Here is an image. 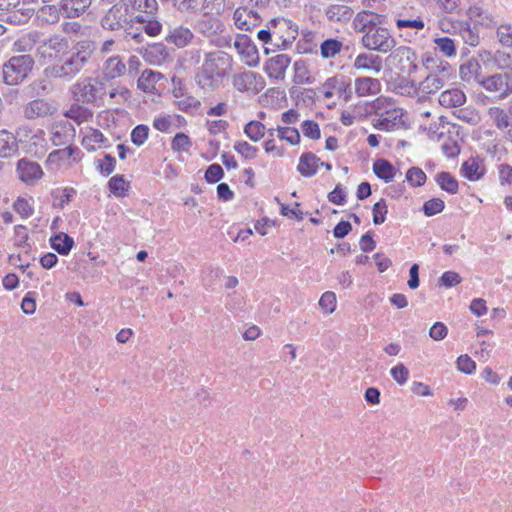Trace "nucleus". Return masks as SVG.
<instances>
[{"label":"nucleus","instance_id":"5701e85b","mask_svg":"<svg viewBox=\"0 0 512 512\" xmlns=\"http://www.w3.org/2000/svg\"><path fill=\"white\" fill-rule=\"evenodd\" d=\"M483 70L484 69L481 67V64L472 58L460 66V76L462 80L468 83L474 81L481 84L482 80L486 76V73H484Z\"/></svg>","mask_w":512,"mask_h":512},{"label":"nucleus","instance_id":"f03ea898","mask_svg":"<svg viewBox=\"0 0 512 512\" xmlns=\"http://www.w3.org/2000/svg\"><path fill=\"white\" fill-rule=\"evenodd\" d=\"M299 35L298 26L284 17L272 18L266 24L265 29L257 32V38L265 46V52L270 50H286Z\"/></svg>","mask_w":512,"mask_h":512},{"label":"nucleus","instance_id":"2f4dec72","mask_svg":"<svg viewBox=\"0 0 512 512\" xmlns=\"http://www.w3.org/2000/svg\"><path fill=\"white\" fill-rule=\"evenodd\" d=\"M373 172L379 179L389 183L395 177L396 169L388 160L380 158L374 161Z\"/></svg>","mask_w":512,"mask_h":512},{"label":"nucleus","instance_id":"7ed1b4c3","mask_svg":"<svg viewBox=\"0 0 512 512\" xmlns=\"http://www.w3.org/2000/svg\"><path fill=\"white\" fill-rule=\"evenodd\" d=\"M232 69V58L223 51L207 53L202 66L195 75L197 84L205 90L218 87Z\"/></svg>","mask_w":512,"mask_h":512},{"label":"nucleus","instance_id":"7c9ffc66","mask_svg":"<svg viewBox=\"0 0 512 512\" xmlns=\"http://www.w3.org/2000/svg\"><path fill=\"white\" fill-rule=\"evenodd\" d=\"M454 29L466 44L470 46H477L479 44V32L476 27H471L468 22H458Z\"/></svg>","mask_w":512,"mask_h":512},{"label":"nucleus","instance_id":"6e6552de","mask_svg":"<svg viewBox=\"0 0 512 512\" xmlns=\"http://www.w3.org/2000/svg\"><path fill=\"white\" fill-rule=\"evenodd\" d=\"M362 43L369 50L380 53L391 52L396 46L395 38L383 27H372L363 35Z\"/></svg>","mask_w":512,"mask_h":512},{"label":"nucleus","instance_id":"9b49d317","mask_svg":"<svg viewBox=\"0 0 512 512\" xmlns=\"http://www.w3.org/2000/svg\"><path fill=\"white\" fill-rule=\"evenodd\" d=\"M20 6L21 0H0V10L6 12V22L21 25L29 21L34 9Z\"/></svg>","mask_w":512,"mask_h":512},{"label":"nucleus","instance_id":"cd10ccee","mask_svg":"<svg viewBox=\"0 0 512 512\" xmlns=\"http://www.w3.org/2000/svg\"><path fill=\"white\" fill-rule=\"evenodd\" d=\"M126 65L120 56L109 57L103 66V74L107 79H115L125 74Z\"/></svg>","mask_w":512,"mask_h":512},{"label":"nucleus","instance_id":"0e129e2a","mask_svg":"<svg viewBox=\"0 0 512 512\" xmlns=\"http://www.w3.org/2000/svg\"><path fill=\"white\" fill-rule=\"evenodd\" d=\"M236 152L241 154L246 159H253L256 157L258 149L246 141H237L234 144Z\"/></svg>","mask_w":512,"mask_h":512},{"label":"nucleus","instance_id":"4468645a","mask_svg":"<svg viewBox=\"0 0 512 512\" xmlns=\"http://www.w3.org/2000/svg\"><path fill=\"white\" fill-rule=\"evenodd\" d=\"M71 92L74 99L83 104L94 103L98 98V89L92 83L91 78H85L75 83L71 88Z\"/></svg>","mask_w":512,"mask_h":512},{"label":"nucleus","instance_id":"13d9d810","mask_svg":"<svg viewBox=\"0 0 512 512\" xmlns=\"http://www.w3.org/2000/svg\"><path fill=\"white\" fill-rule=\"evenodd\" d=\"M497 37L501 45L512 49V25L500 24L497 27Z\"/></svg>","mask_w":512,"mask_h":512},{"label":"nucleus","instance_id":"20e7f679","mask_svg":"<svg viewBox=\"0 0 512 512\" xmlns=\"http://www.w3.org/2000/svg\"><path fill=\"white\" fill-rule=\"evenodd\" d=\"M34 64V58L29 54L11 57L2 66L3 82L10 86L19 85L31 73Z\"/></svg>","mask_w":512,"mask_h":512},{"label":"nucleus","instance_id":"3c124183","mask_svg":"<svg viewBox=\"0 0 512 512\" xmlns=\"http://www.w3.org/2000/svg\"><path fill=\"white\" fill-rule=\"evenodd\" d=\"M128 186L129 184L125 181L123 175H115L108 182L110 192L118 197L124 196Z\"/></svg>","mask_w":512,"mask_h":512},{"label":"nucleus","instance_id":"bf43d9fd","mask_svg":"<svg viewBox=\"0 0 512 512\" xmlns=\"http://www.w3.org/2000/svg\"><path fill=\"white\" fill-rule=\"evenodd\" d=\"M372 212L373 223L375 225H380L384 223L386 220V215L388 213L386 201L384 199H381L380 201L376 202L373 206Z\"/></svg>","mask_w":512,"mask_h":512},{"label":"nucleus","instance_id":"e433bc0d","mask_svg":"<svg viewBox=\"0 0 512 512\" xmlns=\"http://www.w3.org/2000/svg\"><path fill=\"white\" fill-rule=\"evenodd\" d=\"M468 16L471 20L485 27L497 25V20L494 16L477 6H472L468 9Z\"/></svg>","mask_w":512,"mask_h":512},{"label":"nucleus","instance_id":"f704fd0d","mask_svg":"<svg viewBox=\"0 0 512 512\" xmlns=\"http://www.w3.org/2000/svg\"><path fill=\"white\" fill-rule=\"evenodd\" d=\"M136 22L142 25V29L144 32L149 36H157L162 31V24L161 22L155 17V15L152 16H144V15H137L135 17Z\"/></svg>","mask_w":512,"mask_h":512},{"label":"nucleus","instance_id":"c9c22d12","mask_svg":"<svg viewBox=\"0 0 512 512\" xmlns=\"http://www.w3.org/2000/svg\"><path fill=\"white\" fill-rule=\"evenodd\" d=\"M488 115L493 121L494 125L500 130L507 129L511 126V116L509 114V110L505 111L500 107L494 106L489 108Z\"/></svg>","mask_w":512,"mask_h":512},{"label":"nucleus","instance_id":"a878e982","mask_svg":"<svg viewBox=\"0 0 512 512\" xmlns=\"http://www.w3.org/2000/svg\"><path fill=\"white\" fill-rule=\"evenodd\" d=\"M320 158L314 153L306 152L300 156L297 171L304 177H312L317 173Z\"/></svg>","mask_w":512,"mask_h":512},{"label":"nucleus","instance_id":"09e8293b","mask_svg":"<svg viewBox=\"0 0 512 512\" xmlns=\"http://www.w3.org/2000/svg\"><path fill=\"white\" fill-rule=\"evenodd\" d=\"M474 59L481 64V67L486 70V72L491 71L495 66L502 67L496 55L486 50L479 52Z\"/></svg>","mask_w":512,"mask_h":512},{"label":"nucleus","instance_id":"a211bd4d","mask_svg":"<svg viewBox=\"0 0 512 512\" xmlns=\"http://www.w3.org/2000/svg\"><path fill=\"white\" fill-rule=\"evenodd\" d=\"M17 173L21 181L30 184L40 179L43 175L41 166L37 162L21 159L17 163Z\"/></svg>","mask_w":512,"mask_h":512},{"label":"nucleus","instance_id":"72a5a7b5","mask_svg":"<svg viewBox=\"0 0 512 512\" xmlns=\"http://www.w3.org/2000/svg\"><path fill=\"white\" fill-rule=\"evenodd\" d=\"M256 79V72L247 71L235 74L232 79V85L239 92H245L253 88Z\"/></svg>","mask_w":512,"mask_h":512},{"label":"nucleus","instance_id":"a18cd8bd","mask_svg":"<svg viewBox=\"0 0 512 512\" xmlns=\"http://www.w3.org/2000/svg\"><path fill=\"white\" fill-rule=\"evenodd\" d=\"M265 125L256 120H252L248 122L244 127V133L246 136L254 142H258L265 135Z\"/></svg>","mask_w":512,"mask_h":512},{"label":"nucleus","instance_id":"423d86ee","mask_svg":"<svg viewBox=\"0 0 512 512\" xmlns=\"http://www.w3.org/2000/svg\"><path fill=\"white\" fill-rule=\"evenodd\" d=\"M387 62L396 68L400 74L408 78L418 70L417 55L408 46L394 47L387 57Z\"/></svg>","mask_w":512,"mask_h":512},{"label":"nucleus","instance_id":"f3484780","mask_svg":"<svg viewBox=\"0 0 512 512\" xmlns=\"http://www.w3.org/2000/svg\"><path fill=\"white\" fill-rule=\"evenodd\" d=\"M290 63V56H288L287 54H278L270 58L266 62L264 66V71L271 79L283 80L285 78V73Z\"/></svg>","mask_w":512,"mask_h":512},{"label":"nucleus","instance_id":"4d7b16f0","mask_svg":"<svg viewBox=\"0 0 512 512\" xmlns=\"http://www.w3.org/2000/svg\"><path fill=\"white\" fill-rule=\"evenodd\" d=\"M301 130L305 137L318 140L321 137L320 127L317 122L313 120H305L301 124Z\"/></svg>","mask_w":512,"mask_h":512},{"label":"nucleus","instance_id":"aec40b11","mask_svg":"<svg viewBox=\"0 0 512 512\" xmlns=\"http://www.w3.org/2000/svg\"><path fill=\"white\" fill-rule=\"evenodd\" d=\"M55 107L44 99H34L24 106L23 114L27 119H35L53 114Z\"/></svg>","mask_w":512,"mask_h":512},{"label":"nucleus","instance_id":"4c0bfd02","mask_svg":"<svg viewBox=\"0 0 512 512\" xmlns=\"http://www.w3.org/2000/svg\"><path fill=\"white\" fill-rule=\"evenodd\" d=\"M461 171L463 176L470 181L479 180L484 174V168H482L475 158H470L462 164Z\"/></svg>","mask_w":512,"mask_h":512},{"label":"nucleus","instance_id":"4be33fe9","mask_svg":"<svg viewBox=\"0 0 512 512\" xmlns=\"http://www.w3.org/2000/svg\"><path fill=\"white\" fill-rule=\"evenodd\" d=\"M82 157L80 149L73 145H68L63 149H57L52 151L47 158V163L50 165H59L72 159L73 161H79Z\"/></svg>","mask_w":512,"mask_h":512},{"label":"nucleus","instance_id":"774afa93","mask_svg":"<svg viewBox=\"0 0 512 512\" xmlns=\"http://www.w3.org/2000/svg\"><path fill=\"white\" fill-rule=\"evenodd\" d=\"M14 210L23 218H29L33 215L34 209L27 199L19 197L13 204Z\"/></svg>","mask_w":512,"mask_h":512},{"label":"nucleus","instance_id":"5fc2aeb1","mask_svg":"<svg viewBox=\"0 0 512 512\" xmlns=\"http://www.w3.org/2000/svg\"><path fill=\"white\" fill-rule=\"evenodd\" d=\"M278 137L282 140L289 142L291 145L300 143V134L296 128L293 127H278Z\"/></svg>","mask_w":512,"mask_h":512},{"label":"nucleus","instance_id":"473e14b6","mask_svg":"<svg viewBox=\"0 0 512 512\" xmlns=\"http://www.w3.org/2000/svg\"><path fill=\"white\" fill-rule=\"evenodd\" d=\"M50 244L60 255H68L74 246V240L68 234L60 232L50 238Z\"/></svg>","mask_w":512,"mask_h":512},{"label":"nucleus","instance_id":"0eeeda50","mask_svg":"<svg viewBox=\"0 0 512 512\" xmlns=\"http://www.w3.org/2000/svg\"><path fill=\"white\" fill-rule=\"evenodd\" d=\"M68 49V40L61 35L54 34L38 45L36 56L42 64H48L53 60H61Z\"/></svg>","mask_w":512,"mask_h":512},{"label":"nucleus","instance_id":"79ce46f5","mask_svg":"<svg viewBox=\"0 0 512 512\" xmlns=\"http://www.w3.org/2000/svg\"><path fill=\"white\" fill-rule=\"evenodd\" d=\"M444 78L440 77L438 74L430 73L426 78L420 83V89L422 92L431 94L437 92L444 86Z\"/></svg>","mask_w":512,"mask_h":512},{"label":"nucleus","instance_id":"a19ab883","mask_svg":"<svg viewBox=\"0 0 512 512\" xmlns=\"http://www.w3.org/2000/svg\"><path fill=\"white\" fill-rule=\"evenodd\" d=\"M342 48L343 43L341 41L329 38L320 44V54L325 59L333 58L341 52Z\"/></svg>","mask_w":512,"mask_h":512},{"label":"nucleus","instance_id":"6e6d98bb","mask_svg":"<svg viewBox=\"0 0 512 512\" xmlns=\"http://www.w3.org/2000/svg\"><path fill=\"white\" fill-rule=\"evenodd\" d=\"M444 201L440 198H432L423 204L422 211L428 217L434 216L444 210Z\"/></svg>","mask_w":512,"mask_h":512},{"label":"nucleus","instance_id":"49530a36","mask_svg":"<svg viewBox=\"0 0 512 512\" xmlns=\"http://www.w3.org/2000/svg\"><path fill=\"white\" fill-rule=\"evenodd\" d=\"M169 3L180 13L191 14L198 11V0H160Z\"/></svg>","mask_w":512,"mask_h":512},{"label":"nucleus","instance_id":"ddd939ff","mask_svg":"<svg viewBox=\"0 0 512 512\" xmlns=\"http://www.w3.org/2000/svg\"><path fill=\"white\" fill-rule=\"evenodd\" d=\"M28 133H31V131L27 129H20L18 132V136L20 138L17 140L13 133L6 129L0 130V157L8 158L16 155L18 151V144L23 141L22 135L27 138Z\"/></svg>","mask_w":512,"mask_h":512},{"label":"nucleus","instance_id":"864d4df0","mask_svg":"<svg viewBox=\"0 0 512 512\" xmlns=\"http://www.w3.org/2000/svg\"><path fill=\"white\" fill-rule=\"evenodd\" d=\"M395 25L398 30L402 29H414V30H422L425 27V23L422 18L417 17L414 19H408V18H401L397 17L395 19Z\"/></svg>","mask_w":512,"mask_h":512},{"label":"nucleus","instance_id":"680f3d73","mask_svg":"<svg viewBox=\"0 0 512 512\" xmlns=\"http://www.w3.org/2000/svg\"><path fill=\"white\" fill-rule=\"evenodd\" d=\"M149 127L143 124L137 125L131 132V141L136 146L143 145L148 139Z\"/></svg>","mask_w":512,"mask_h":512},{"label":"nucleus","instance_id":"f257e3e1","mask_svg":"<svg viewBox=\"0 0 512 512\" xmlns=\"http://www.w3.org/2000/svg\"><path fill=\"white\" fill-rule=\"evenodd\" d=\"M95 43L91 40H81L68 49L60 63L50 64L43 70L47 78L71 81L90 61Z\"/></svg>","mask_w":512,"mask_h":512},{"label":"nucleus","instance_id":"ea45409f","mask_svg":"<svg viewBox=\"0 0 512 512\" xmlns=\"http://www.w3.org/2000/svg\"><path fill=\"white\" fill-rule=\"evenodd\" d=\"M435 181L442 190L450 194H456L458 192V182L449 172H439L435 177Z\"/></svg>","mask_w":512,"mask_h":512},{"label":"nucleus","instance_id":"e2e57ef3","mask_svg":"<svg viewBox=\"0 0 512 512\" xmlns=\"http://www.w3.org/2000/svg\"><path fill=\"white\" fill-rule=\"evenodd\" d=\"M116 159L111 154H105L102 160L97 161L96 168L104 176H109L114 170Z\"/></svg>","mask_w":512,"mask_h":512},{"label":"nucleus","instance_id":"dca6fc26","mask_svg":"<svg viewBox=\"0 0 512 512\" xmlns=\"http://www.w3.org/2000/svg\"><path fill=\"white\" fill-rule=\"evenodd\" d=\"M234 47L248 66L253 67L258 64L259 55L257 48L248 36L237 35Z\"/></svg>","mask_w":512,"mask_h":512},{"label":"nucleus","instance_id":"39448f33","mask_svg":"<svg viewBox=\"0 0 512 512\" xmlns=\"http://www.w3.org/2000/svg\"><path fill=\"white\" fill-rule=\"evenodd\" d=\"M390 99L379 97L372 103L378 118L374 120L373 127L378 130L392 131L402 122V110L391 107Z\"/></svg>","mask_w":512,"mask_h":512},{"label":"nucleus","instance_id":"f8f14e48","mask_svg":"<svg viewBox=\"0 0 512 512\" xmlns=\"http://www.w3.org/2000/svg\"><path fill=\"white\" fill-rule=\"evenodd\" d=\"M76 130L68 120H60L53 124L51 129V141L55 146L72 145Z\"/></svg>","mask_w":512,"mask_h":512},{"label":"nucleus","instance_id":"69168bd1","mask_svg":"<svg viewBox=\"0 0 512 512\" xmlns=\"http://www.w3.org/2000/svg\"><path fill=\"white\" fill-rule=\"evenodd\" d=\"M191 146L192 142L190 138L182 132L177 133L174 136L171 144V147L174 151H188Z\"/></svg>","mask_w":512,"mask_h":512},{"label":"nucleus","instance_id":"1a4fd4ad","mask_svg":"<svg viewBox=\"0 0 512 512\" xmlns=\"http://www.w3.org/2000/svg\"><path fill=\"white\" fill-rule=\"evenodd\" d=\"M132 22L129 17V5L123 0L114 4L101 19V26L105 30L116 31L126 28Z\"/></svg>","mask_w":512,"mask_h":512},{"label":"nucleus","instance_id":"052dcab7","mask_svg":"<svg viewBox=\"0 0 512 512\" xmlns=\"http://www.w3.org/2000/svg\"><path fill=\"white\" fill-rule=\"evenodd\" d=\"M437 48L445 55V56H453L456 54V47L454 40L449 37H440L434 40Z\"/></svg>","mask_w":512,"mask_h":512},{"label":"nucleus","instance_id":"603ef678","mask_svg":"<svg viewBox=\"0 0 512 512\" xmlns=\"http://www.w3.org/2000/svg\"><path fill=\"white\" fill-rule=\"evenodd\" d=\"M426 178L424 171L418 167H411L406 173V180L412 187H421Z\"/></svg>","mask_w":512,"mask_h":512},{"label":"nucleus","instance_id":"c85d7f7f","mask_svg":"<svg viewBox=\"0 0 512 512\" xmlns=\"http://www.w3.org/2000/svg\"><path fill=\"white\" fill-rule=\"evenodd\" d=\"M466 102L465 94L459 89L443 91L439 97V103L443 107L457 108Z\"/></svg>","mask_w":512,"mask_h":512},{"label":"nucleus","instance_id":"9d476101","mask_svg":"<svg viewBox=\"0 0 512 512\" xmlns=\"http://www.w3.org/2000/svg\"><path fill=\"white\" fill-rule=\"evenodd\" d=\"M485 90L497 94L500 98H505L512 94V70L505 73L485 76L480 84Z\"/></svg>","mask_w":512,"mask_h":512},{"label":"nucleus","instance_id":"bb28decb","mask_svg":"<svg viewBox=\"0 0 512 512\" xmlns=\"http://www.w3.org/2000/svg\"><path fill=\"white\" fill-rule=\"evenodd\" d=\"M354 67L379 73L382 69V59L378 55L362 53L356 57Z\"/></svg>","mask_w":512,"mask_h":512},{"label":"nucleus","instance_id":"b1692460","mask_svg":"<svg viewBox=\"0 0 512 512\" xmlns=\"http://www.w3.org/2000/svg\"><path fill=\"white\" fill-rule=\"evenodd\" d=\"M194 38L192 31L182 25L176 26L169 30L165 40L169 44H173L178 48H183L191 43Z\"/></svg>","mask_w":512,"mask_h":512},{"label":"nucleus","instance_id":"c756f323","mask_svg":"<svg viewBox=\"0 0 512 512\" xmlns=\"http://www.w3.org/2000/svg\"><path fill=\"white\" fill-rule=\"evenodd\" d=\"M325 14L330 21L346 22L353 16V10L345 4H331Z\"/></svg>","mask_w":512,"mask_h":512},{"label":"nucleus","instance_id":"37998d69","mask_svg":"<svg viewBox=\"0 0 512 512\" xmlns=\"http://www.w3.org/2000/svg\"><path fill=\"white\" fill-rule=\"evenodd\" d=\"M161 78V74L152 70H145L137 81V86L144 92H150L157 81Z\"/></svg>","mask_w":512,"mask_h":512},{"label":"nucleus","instance_id":"8fccbe9b","mask_svg":"<svg viewBox=\"0 0 512 512\" xmlns=\"http://www.w3.org/2000/svg\"><path fill=\"white\" fill-rule=\"evenodd\" d=\"M132 6L134 9L145 13L144 16L155 15L159 8L157 0H133Z\"/></svg>","mask_w":512,"mask_h":512},{"label":"nucleus","instance_id":"2eb2a0df","mask_svg":"<svg viewBox=\"0 0 512 512\" xmlns=\"http://www.w3.org/2000/svg\"><path fill=\"white\" fill-rule=\"evenodd\" d=\"M323 88V94L325 98H331L334 94H336L338 97L348 100L352 94L350 83L347 82L345 77L342 75L328 78L324 82Z\"/></svg>","mask_w":512,"mask_h":512},{"label":"nucleus","instance_id":"58836bf2","mask_svg":"<svg viewBox=\"0 0 512 512\" xmlns=\"http://www.w3.org/2000/svg\"><path fill=\"white\" fill-rule=\"evenodd\" d=\"M296 48L300 54L317 52L316 34L312 31H303Z\"/></svg>","mask_w":512,"mask_h":512},{"label":"nucleus","instance_id":"c03bdc74","mask_svg":"<svg viewBox=\"0 0 512 512\" xmlns=\"http://www.w3.org/2000/svg\"><path fill=\"white\" fill-rule=\"evenodd\" d=\"M50 79L44 75V78L32 81L28 86L31 96H45L49 94L53 88Z\"/></svg>","mask_w":512,"mask_h":512},{"label":"nucleus","instance_id":"de8ad7c7","mask_svg":"<svg viewBox=\"0 0 512 512\" xmlns=\"http://www.w3.org/2000/svg\"><path fill=\"white\" fill-rule=\"evenodd\" d=\"M107 142V139L104 137L102 132L99 130H92L88 135L83 137L82 139V145L88 150L93 151L95 150V145L99 144V147H107L105 143Z\"/></svg>","mask_w":512,"mask_h":512},{"label":"nucleus","instance_id":"6ab92c4d","mask_svg":"<svg viewBox=\"0 0 512 512\" xmlns=\"http://www.w3.org/2000/svg\"><path fill=\"white\" fill-rule=\"evenodd\" d=\"M92 0H60L59 11L66 18H78L91 6Z\"/></svg>","mask_w":512,"mask_h":512},{"label":"nucleus","instance_id":"412c9836","mask_svg":"<svg viewBox=\"0 0 512 512\" xmlns=\"http://www.w3.org/2000/svg\"><path fill=\"white\" fill-rule=\"evenodd\" d=\"M234 23L240 30L252 32L261 22L260 16H253L252 9H237L233 15Z\"/></svg>","mask_w":512,"mask_h":512},{"label":"nucleus","instance_id":"393cba45","mask_svg":"<svg viewBox=\"0 0 512 512\" xmlns=\"http://www.w3.org/2000/svg\"><path fill=\"white\" fill-rule=\"evenodd\" d=\"M355 93L358 97L376 95L381 91V83L372 77H358L354 81Z\"/></svg>","mask_w":512,"mask_h":512},{"label":"nucleus","instance_id":"338daca9","mask_svg":"<svg viewBox=\"0 0 512 512\" xmlns=\"http://www.w3.org/2000/svg\"><path fill=\"white\" fill-rule=\"evenodd\" d=\"M294 70H295L294 82L296 84H304V83L311 82L305 62L296 61L294 63Z\"/></svg>","mask_w":512,"mask_h":512}]
</instances>
